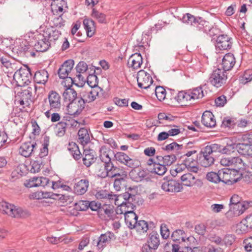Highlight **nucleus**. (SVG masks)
<instances>
[{
    "instance_id": "774afa93",
    "label": "nucleus",
    "mask_w": 252,
    "mask_h": 252,
    "mask_svg": "<svg viewBox=\"0 0 252 252\" xmlns=\"http://www.w3.org/2000/svg\"><path fill=\"white\" fill-rule=\"evenodd\" d=\"M241 80L244 83L251 81L252 80V69H248L245 71Z\"/></svg>"
},
{
    "instance_id": "ea45409f",
    "label": "nucleus",
    "mask_w": 252,
    "mask_h": 252,
    "mask_svg": "<svg viewBox=\"0 0 252 252\" xmlns=\"http://www.w3.org/2000/svg\"><path fill=\"white\" fill-rule=\"evenodd\" d=\"M67 124L64 122L58 123L55 127L54 131L56 135L59 137L63 136L66 130Z\"/></svg>"
},
{
    "instance_id": "49530a36",
    "label": "nucleus",
    "mask_w": 252,
    "mask_h": 252,
    "mask_svg": "<svg viewBox=\"0 0 252 252\" xmlns=\"http://www.w3.org/2000/svg\"><path fill=\"white\" fill-rule=\"evenodd\" d=\"M119 195V200H122V199L124 200V202H126L127 203V205L130 206L131 207L132 205L130 202L131 200H133L135 198V196L134 195L130 194L128 192H125L122 194H120Z\"/></svg>"
},
{
    "instance_id": "2eb2a0df",
    "label": "nucleus",
    "mask_w": 252,
    "mask_h": 252,
    "mask_svg": "<svg viewBox=\"0 0 252 252\" xmlns=\"http://www.w3.org/2000/svg\"><path fill=\"white\" fill-rule=\"evenodd\" d=\"M204 148L201 150L198 161L202 166L208 167L214 164L215 158L212 154L208 153Z\"/></svg>"
},
{
    "instance_id": "423d86ee",
    "label": "nucleus",
    "mask_w": 252,
    "mask_h": 252,
    "mask_svg": "<svg viewBox=\"0 0 252 252\" xmlns=\"http://www.w3.org/2000/svg\"><path fill=\"white\" fill-rule=\"evenodd\" d=\"M74 61L72 60H68L65 61L58 70V74L60 78L64 79L65 80L63 82L66 85V82L71 84H74V80L70 77H68V74L73 68Z\"/></svg>"
},
{
    "instance_id": "c756f323",
    "label": "nucleus",
    "mask_w": 252,
    "mask_h": 252,
    "mask_svg": "<svg viewBox=\"0 0 252 252\" xmlns=\"http://www.w3.org/2000/svg\"><path fill=\"white\" fill-rule=\"evenodd\" d=\"M180 179L183 185L187 187H192L196 184V179L191 173H187L182 175Z\"/></svg>"
},
{
    "instance_id": "de8ad7c7",
    "label": "nucleus",
    "mask_w": 252,
    "mask_h": 252,
    "mask_svg": "<svg viewBox=\"0 0 252 252\" xmlns=\"http://www.w3.org/2000/svg\"><path fill=\"white\" fill-rule=\"evenodd\" d=\"M175 99L179 103L189 101V92H185L184 91H181L179 92L177 95L175 96Z\"/></svg>"
},
{
    "instance_id": "a19ab883",
    "label": "nucleus",
    "mask_w": 252,
    "mask_h": 252,
    "mask_svg": "<svg viewBox=\"0 0 252 252\" xmlns=\"http://www.w3.org/2000/svg\"><path fill=\"white\" fill-rule=\"evenodd\" d=\"M220 174H221V170H219L218 173L210 172L207 174L206 179L210 182L218 183L221 182Z\"/></svg>"
},
{
    "instance_id": "09e8293b",
    "label": "nucleus",
    "mask_w": 252,
    "mask_h": 252,
    "mask_svg": "<svg viewBox=\"0 0 252 252\" xmlns=\"http://www.w3.org/2000/svg\"><path fill=\"white\" fill-rule=\"evenodd\" d=\"M236 146L237 144L235 143L227 144L225 146H221L220 153L222 154L230 155L234 152V150L236 148Z\"/></svg>"
},
{
    "instance_id": "a211bd4d",
    "label": "nucleus",
    "mask_w": 252,
    "mask_h": 252,
    "mask_svg": "<svg viewBox=\"0 0 252 252\" xmlns=\"http://www.w3.org/2000/svg\"><path fill=\"white\" fill-rule=\"evenodd\" d=\"M231 38L227 35L219 36L216 40V47L220 50H227L231 48L232 42Z\"/></svg>"
},
{
    "instance_id": "603ef678",
    "label": "nucleus",
    "mask_w": 252,
    "mask_h": 252,
    "mask_svg": "<svg viewBox=\"0 0 252 252\" xmlns=\"http://www.w3.org/2000/svg\"><path fill=\"white\" fill-rule=\"evenodd\" d=\"M251 228L243 220L240 223L237 224L236 231L238 233H245L247 232Z\"/></svg>"
},
{
    "instance_id": "69168bd1",
    "label": "nucleus",
    "mask_w": 252,
    "mask_h": 252,
    "mask_svg": "<svg viewBox=\"0 0 252 252\" xmlns=\"http://www.w3.org/2000/svg\"><path fill=\"white\" fill-rule=\"evenodd\" d=\"M125 178L126 177H121L120 178H117L115 180L114 182V188L117 191L121 190L122 187L124 185V183L125 182Z\"/></svg>"
},
{
    "instance_id": "393cba45",
    "label": "nucleus",
    "mask_w": 252,
    "mask_h": 252,
    "mask_svg": "<svg viewBox=\"0 0 252 252\" xmlns=\"http://www.w3.org/2000/svg\"><path fill=\"white\" fill-rule=\"evenodd\" d=\"M133 207L129 212H127L125 217L126 225L131 229L134 228V225L137 222L138 217L133 211Z\"/></svg>"
},
{
    "instance_id": "c9c22d12",
    "label": "nucleus",
    "mask_w": 252,
    "mask_h": 252,
    "mask_svg": "<svg viewBox=\"0 0 252 252\" xmlns=\"http://www.w3.org/2000/svg\"><path fill=\"white\" fill-rule=\"evenodd\" d=\"M118 207L116 209H115L116 216L118 217V220L120 218H121V215L122 214H124V216H126V214H127V212H129L130 210H129V206L127 205V203L126 202H124V201H122V202H119V205H118Z\"/></svg>"
},
{
    "instance_id": "6e6d98bb",
    "label": "nucleus",
    "mask_w": 252,
    "mask_h": 252,
    "mask_svg": "<svg viewBox=\"0 0 252 252\" xmlns=\"http://www.w3.org/2000/svg\"><path fill=\"white\" fill-rule=\"evenodd\" d=\"M87 83L91 89L98 88L97 87V77L95 75L92 74L89 75L87 78Z\"/></svg>"
},
{
    "instance_id": "680f3d73",
    "label": "nucleus",
    "mask_w": 252,
    "mask_h": 252,
    "mask_svg": "<svg viewBox=\"0 0 252 252\" xmlns=\"http://www.w3.org/2000/svg\"><path fill=\"white\" fill-rule=\"evenodd\" d=\"M49 146V139L46 138L44 139V143L42 144V148L40 149V152L39 156L40 158H42L46 156L48 154V147Z\"/></svg>"
},
{
    "instance_id": "5fc2aeb1",
    "label": "nucleus",
    "mask_w": 252,
    "mask_h": 252,
    "mask_svg": "<svg viewBox=\"0 0 252 252\" xmlns=\"http://www.w3.org/2000/svg\"><path fill=\"white\" fill-rule=\"evenodd\" d=\"M92 16L93 18L97 20L99 23H105L106 21L105 15L96 10L94 9L92 11Z\"/></svg>"
},
{
    "instance_id": "473e14b6",
    "label": "nucleus",
    "mask_w": 252,
    "mask_h": 252,
    "mask_svg": "<svg viewBox=\"0 0 252 252\" xmlns=\"http://www.w3.org/2000/svg\"><path fill=\"white\" fill-rule=\"evenodd\" d=\"M78 135L79 142L82 145L85 146L90 141V136L86 128H80L78 132Z\"/></svg>"
},
{
    "instance_id": "7c9ffc66",
    "label": "nucleus",
    "mask_w": 252,
    "mask_h": 252,
    "mask_svg": "<svg viewBox=\"0 0 252 252\" xmlns=\"http://www.w3.org/2000/svg\"><path fill=\"white\" fill-rule=\"evenodd\" d=\"M93 150L85 149L83 152V163L87 167H89L95 161V158Z\"/></svg>"
},
{
    "instance_id": "37998d69",
    "label": "nucleus",
    "mask_w": 252,
    "mask_h": 252,
    "mask_svg": "<svg viewBox=\"0 0 252 252\" xmlns=\"http://www.w3.org/2000/svg\"><path fill=\"white\" fill-rule=\"evenodd\" d=\"M249 207V203L245 201L239 203L233 206H231V207L234 208L233 211L234 212H237L239 214V216L243 214Z\"/></svg>"
},
{
    "instance_id": "dca6fc26",
    "label": "nucleus",
    "mask_w": 252,
    "mask_h": 252,
    "mask_svg": "<svg viewBox=\"0 0 252 252\" xmlns=\"http://www.w3.org/2000/svg\"><path fill=\"white\" fill-rule=\"evenodd\" d=\"M36 143L26 142L21 144L19 148V154L25 157L28 158L32 156L34 151L36 150Z\"/></svg>"
},
{
    "instance_id": "4d7b16f0",
    "label": "nucleus",
    "mask_w": 252,
    "mask_h": 252,
    "mask_svg": "<svg viewBox=\"0 0 252 252\" xmlns=\"http://www.w3.org/2000/svg\"><path fill=\"white\" fill-rule=\"evenodd\" d=\"M183 145L179 144L175 142H173L165 146V150L168 151H173L174 152H177L179 150L182 149Z\"/></svg>"
},
{
    "instance_id": "338daca9",
    "label": "nucleus",
    "mask_w": 252,
    "mask_h": 252,
    "mask_svg": "<svg viewBox=\"0 0 252 252\" xmlns=\"http://www.w3.org/2000/svg\"><path fill=\"white\" fill-rule=\"evenodd\" d=\"M172 252H192L194 248L185 246L182 251H179L180 247L177 244L172 245Z\"/></svg>"
},
{
    "instance_id": "e2e57ef3",
    "label": "nucleus",
    "mask_w": 252,
    "mask_h": 252,
    "mask_svg": "<svg viewBox=\"0 0 252 252\" xmlns=\"http://www.w3.org/2000/svg\"><path fill=\"white\" fill-rule=\"evenodd\" d=\"M75 208L79 211L86 210L90 205V202L86 200H80L74 204Z\"/></svg>"
},
{
    "instance_id": "0e129e2a",
    "label": "nucleus",
    "mask_w": 252,
    "mask_h": 252,
    "mask_svg": "<svg viewBox=\"0 0 252 252\" xmlns=\"http://www.w3.org/2000/svg\"><path fill=\"white\" fill-rule=\"evenodd\" d=\"M221 146L218 144H213L211 145H208L204 147L208 153L213 154V153L219 152L220 153Z\"/></svg>"
},
{
    "instance_id": "4468645a",
    "label": "nucleus",
    "mask_w": 252,
    "mask_h": 252,
    "mask_svg": "<svg viewBox=\"0 0 252 252\" xmlns=\"http://www.w3.org/2000/svg\"><path fill=\"white\" fill-rule=\"evenodd\" d=\"M48 102L50 110L57 111L61 107V98L59 94L52 91L49 92L48 96Z\"/></svg>"
},
{
    "instance_id": "9d476101",
    "label": "nucleus",
    "mask_w": 252,
    "mask_h": 252,
    "mask_svg": "<svg viewBox=\"0 0 252 252\" xmlns=\"http://www.w3.org/2000/svg\"><path fill=\"white\" fill-rule=\"evenodd\" d=\"M161 188L166 192H178L182 189L183 187L176 180L163 179L161 182Z\"/></svg>"
},
{
    "instance_id": "13d9d810",
    "label": "nucleus",
    "mask_w": 252,
    "mask_h": 252,
    "mask_svg": "<svg viewBox=\"0 0 252 252\" xmlns=\"http://www.w3.org/2000/svg\"><path fill=\"white\" fill-rule=\"evenodd\" d=\"M182 242L186 244V246L190 247L193 248H195V246L197 243L196 239L192 236H190L188 237H186L185 236V237L182 238Z\"/></svg>"
},
{
    "instance_id": "412c9836",
    "label": "nucleus",
    "mask_w": 252,
    "mask_h": 252,
    "mask_svg": "<svg viewBox=\"0 0 252 252\" xmlns=\"http://www.w3.org/2000/svg\"><path fill=\"white\" fill-rule=\"evenodd\" d=\"M113 155L112 151L105 146H102L99 149V157L105 165L111 162V156Z\"/></svg>"
},
{
    "instance_id": "052dcab7",
    "label": "nucleus",
    "mask_w": 252,
    "mask_h": 252,
    "mask_svg": "<svg viewBox=\"0 0 252 252\" xmlns=\"http://www.w3.org/2000/svg\"><path fill=\"white\" fill-rule=\"evenodd\" d=\"M185 232L181 229H177L175 230L172 234L171 237L174 241L182 240V238L185 237Z\"/></svg>"
},
{
    "instance_id": "a18cd8bd",
    "label": "nucleus",
    "mask_w": 252,
    "mask_h": 252,
    "mask_svg": "<svg viewBox=\"0 0 252 252\" xmlns=\"http://www.w3.org/2000/svg\"><path fill=\"white\" fill-rule=\"evenodd\" d=\"M182 20L183 23L193 25L195 27L198 21V17L196 18L189 13H187L186 15L183 16Z\"/></svg>"
},
{
    "instance_id": "f704fd0d",
    "label": "nucleus",
    "mask_w": 252,
    "mask_h": 252,
    "mask_svg": "<svg viewBox=\"0 0 252 252\" xmlns=\"http://www.w3.org/2000/svg\"><path fill=\"white\" fill-rule=\"evenodd\" d=\"M148 243V245L150 246L153 250L157 249L160 244L159 235L156 232H153L150 235V238Z\"/></svg>"
},
{
    "instance_id": "bb28decb",
    "label": "nucleus",
    "mask_w": 252,
    "mask_h": 252,
    "mask_svg": "<svg viewBox=\"0 0 252 252\" xmlns=\"http://www.w3.org/2000/svg\"><path fill=\"white\" fill-rule=\"evenodd\" d=\"M183 163L188 171L195 173L198 172L199 167L197 165V161L192 157L184 158Z\"/></svg>"
},
{
    "instance_id": "4c0bfd02",
    "label": "nucleus",
    "mask_w": 252,
    "mask_h": 252,
    "mask_svg": "<svg viewBox=\"0 0 252 252\" xmlns=\"http://www.w3.org/2000/svg\"><path fill=\"white\" fill-rule=\"evenodd\" d=\"M68 150L70 154L75 159H79L81 158V154L77 145L74 142L69 143Z\"/></svg>"
},
{
    "instance_id": "9b49d317",
    "label": "nucleus",
    "mask_w": 252,
    "mask_h": 252,
    "mask_svg": "<svg viewBox=\"0 0 252 252\" xmlns=\"http://www.w3.org/2000/svg\"><path fill=\"white\" fill-rule=\"evenodd\" d=\"M195 27L200 31L204 32L210 37L216 34L217 30L209 23V22L198 17V21Z\"/></svg>"
},
{
    "instance_id": "864d4df0",
    "label": "nucleus",
    "mask_w": 252,
    "mask_h": 252,
    "mask_svg": "<svg viewBox=\"0 0 252 252\" xmlns=\"http://www.w3.org/2000/svg\"><path fill=\"white\" fill-rule=\"evenodd\" d=\"M42 166V161L40 160H33L31 162L30 171L32 173L38 172Z\"/></svg>"
},
{
    "instance_id": "20e7f679",
    "label": "nucleus",
    "mask_w": 252,
    "mask_h": 252,
    "mask_svg": "<svg viewBox=\"0 0 252 252\" xmlns=\"http://www.w3.org/2000/svg\"><path fill=\"white\" fill-rule=\"evenodd\" d=\"M32 74L30 69L24 66L18 69L13 75V84L18 87H24L31 83Z\"/></svg>"
},
{
    "instance_id": "ddd939ff",
    "label": "nucleus",
    "mask_w": 252,
    "mask_h": 252,
    "mask_svg": "<svg viewBox=\"0 0 252 252\" xmlns=\"http://www.w3.org/2000/svg\"><path fill=\"white\" fill-rule=\"evenodd\" d=\"M220 164L223 166H231L240 169L244 163L241 158L239 157H223L220 161Z\"/></svg>"
},
{
    "instance_id": "6ab92c4d",
    "label": "nucleus",
    "mask_w": 252,
    "mask_h": 252,
    "mask_svg": "<svg viewBox=\"0 0 252 252\" xmlns=\"http://www.w3.org/2000/svg\"><path fill=\"white\" fill-rule=\"evenodd\" d=\"M143 63V59L140 53H136L132 54L128 59V66L133 69L139 68Z\"/></svg>"
},
{
    "instance_id": "e433bc0d",
    "label": "nucleus",
    "mask_w": 252,
    "mask_h": 252,
    "mask_svg": "<svg viewBox=\"0 0 252 252\" xmlns=\"http://www.w3.org/2000/svg\"><path fill=\"white\" fill-rule=\"evenodd\" d=\"M62 16L63 14L57 15L53 14L50 18V24H52V26L59 28L63 27L65 25V20L63 19Z\"/></svg>"
},
{
    "instance_id": "79ce46f5",
    "label": "nucleus",
    "mask_w": 252,
    "mask_h": 252,
    "mask_svg": "<svg viewBox=\"0 0 252 252\" xmlns=\"http://www.w3.org/2000/svg\"><path fill=\"white\" fill-rule=\"evenodd\" d=\"M150 170L151 172L162 175L166 172L167 169L163 164L157 163L154 164V167L150 168Z\"/></svg>"
},
{
    "instance_id": "8fccbe9b",
    "label": "nucleus",
    "mask_w": 252,
    "mask_h": 252,
    "mask_svg": "<svg viewBox=\"0 0 252 252\" xmlns=\"http://www.w3.org/2000/svg\"><path fill=\"white\" fill-rule=\"evenodd\" d=\"M51 3L52 11H55L57 12L62 13L63 11V6L61 3H64L63 0H52Z\"/></svg>"
},
{
    "instance_id": "3c124183",
    "label": "nucleus",
    "mask_w": 252,
    "mask_h": 252,
    "mask_svg": "<svg viewBox=\"0 0 252 252\" xmlns=\"http://www.w3.org/2000/svg\"><path fill=\"white\" fill-rule=\"evenodd\" d=\"M155 94L159 101L163 100L166 96V91L161 86H157L155 89Z\"/></svg>"
},
{
    "instance_id": "6e6552de",
    "label": "nucleus",
    "mask_w": 252,
    "mask_h": 252,
    "mask_svg": "<svg viewBox=\"0 0 252 252\" xmlns=\"http://www.w3.org/2000/svg\"><path fill=\"white\" fill-rule=\"evenodd\" d=\"M226 79V71L220 68H217L214 70L209 78L210 83L217 88L220 87L225 84Z\"/></svg>"
},
{
    "instance_id": "2f4dec72",
    "label": "nucleus",
    "mask_w": 252,
    "mask_h": 252,
    "mask_svg": "<svg viewBox=\"0 0 252 252\" xmlns=\"http://www.w3.org/2000/svg\"><path fill=\"white\" fill-rule=\"evenodd\" d=\"M83 25L87 36L90 37L93 36L95 31L94 21L91 19H85L83 21Z\"/></svg>"
},
{
    "instance_id": "c85d7f7f",
    "label": "nucleus",
    "mask_w": 252,
    "mask_h": 252,
    "mask_svg": "<svg viewBox=\"0 0 252 252\" xmlns=\"http://www.w3.org/2000/svg\"><path fill=\"white\" fill-rule=\"evenodd\" d=\"M48 77L49 74L48 72L45 69H42L35 72L34 80L38 84L44 85L47 82Z\"/></svg>"
},
{
    "instance_id": "b1692460",
    "label": "nucleus",
    "mask_w": 252,
    "mask_h": 252,
    "mask_svg": "<svg viewBox=\"0 0 252 252\" xmlns=\"http://www.w3.org/2000/svg\"><path fill=\"white\" fill-rule=\"evenodd\" d=\"M235 63V59L234 55L231 53L225 54L222 60L221 65L222 70L226 71L230 70Z\"/></svg>"
},
{
    "instance_id": "0eeeda50",
    "label": "nucleus",
    "mask_w": 252,
    "mask_h": 252,
    "mask_svg": "<svg viewBox=\"0 0 252 252\" xmlns=\"http://www.w3.org/2000/svg\"><path fill=\"white\" fill-rule=\"evenodd\" d=\"M72 84H68V87L65 89L63 93V96L65 101L69 102L68 107L73 108L72 111H70V115L75 109L78 108V99L77 98V93L76 91L70 88Z\"/></svg>"
},
{
    "instance_id": "72a5a7b5",
    "label": "nucleus",
    "mask_w": 252,
    "mask_h": 252,
    "mask_svg": "<svg viewBox=\"0 0 252 252\" xmlns=\"http://www.w3.org/2000/svg\"><path fill=\"white\" fill-rule=\"evenodd\" d=\"M105 215L107 217L112 220H118V217L116 216L115 209L114 207L111 205H103L101 208Z\"/></svg>"
},
{
    "instance_id": "f257e3e1",
    "label": "nucleus",
    "mask_w": 252,
    "mask_h": 252,
    "mask_svg": "<svg viewBox=\"0 0 252 252\" xmlns=\"http://www.w3.org/2000/svg\"><path fill=\"white\" fill-rule=\"evenodd\" d=\"M38 41L35 44V47L39 52L47 51L52 43L57 40L61 35L60 31L47 24L41 25L38 29Z\"/></svg>"
},
{
    "instance_id": "aec40b11",
    "label": "nucleus",
    "mask_w": 252,
    "mask_h": 252,
    "mask_svg": "<svg viewBox=\"0 0 252 252\" xmlns=\"http://www.w3.org/2000/svg\"><path fill=\"white\" fill-rule=\"evenodd\" d=\"M117 160L125 164L130 168H134L136 165L135 164V160L130 158L126 154L123 152H118L115 156Z\"/></svg>"
},
{
    "instance_id": "f3484780",
    "label": "nucleus",
    "mask_w": 252,
    "mask_h": 252,
    "mask_svg": "<svg viewBox=\"0 0 252 252\" xmlns=\"http://www.w3.org/2000/svg\"><path fill=\"white\" fill-rule=\"evenodd\" d=\"M115 239L114 234L110 231H108L104 234H102L99 237L97 242L96 247L98 249H103L111 241Z\"/></svg>"
},
{
    "instance_id": "a878e982",
    "label": "nucleus",
    "mask_w": 252,
    "mask_h": 252,
    "mask_svg": "<svg viewBox=\"0 0 252 252\" xmlns=\"http://www.w3.org/2000/svg\"><path fill=\"white\" fill-rule=\"evenodd\" d=\"M89 187V181L86 179H82L76 183L74 187V191L77 195L84 194Z\"/></svg>"
},
{
    "instance_id": "bf43d9fd",
    "label": "nucleus",
    "mask_w": 252,
    "mask_h": 252,
    "mask_svg": "<svg viewBox=\"0 0 252 252\" xmlns=\"http://www.w3.org/2000/svg\"><path fill=\"white\" fill-rule=\"evenodd\" d=\"M162 159L163 164L165 166H169L173 164L176 160V158L174 155H166L163 157H160Z\"/></svg>"
},
{
    "instance_id": "4be33fe9",
    "label": "nucleus",
    "mask_w": 252,
    "mask_h": 252,
    "mask_svg": "<svg viewBox=\"0 0 252 252\" xmlns=\"http://www.w3.org/2000/svg\"><path fill=\"white\" fill-rule=\"evenodd\" d=\"M236 148L240 154L252 158V144L249 143L248 141L237 144Z\"/></svg>"
},
{
    "instance_id": "58836bf2",
    "label": "nucleus",
    "mask_w": 252,
    "mask_h": 252,
    "mask_svg": "<svg viewBox=\"0 0 252 252\" xmlns=\"http://www.w3.org/2000/svg\"><path fill=\"white\" fill-rule=\"evenodd\" d=\"M188 92L189 94V100L201 98L204 95L201 87H197Z\"/></svg>"
},
{
    "instance_id": "5701e85b",
    "label": "nucleus",
    "mask_w": 252,
    "mask_h": 252,
    "mask_svg": "<svg viewBox=\"0 0 252 252\" xmlns=\"http://www.w3.org/2000/svg\"><path fill=\"white\" fill-rule=\"evenodd\" d=\"M201 122L207 127H213L216 124L214 115L209 111H206L203 113Z\"/></svg>"
},
{
    "instance_id": "f03ea898",
    "label": "nucleus",
    "mask_w": 252,
    "mask_h": 252,
    "mask_svg": "<svg viewBox=\"0 0 252 252\" xmlns=\"http://www.w3.org/2000/svg\"><path fill=\"white\" fill-rule=\"evenodd\" d=\"M0 212L14 218H24L30 215L27 210L5 201L0 202Z\"/></svg>"
},
{
    "instance_id": "1a4fd4ad",
    "label": "nucleus",
    "mask_w": 252,
    "mask_h": 252,
    "mask_svg": "<svg viewBox=\"0 0 252 252\" xmlns=\"http://www.w3.org/2000/svg\"><path fill=\"white\" fill-rule=\"evenodd\" d=\"M105 169L106 170V172H102L101 175V178H105L106 177L113 178L117 176H126V173L125 171L115 166L112 162L108 163L107 165H105Z\"/></svg>"
},
{
    "instance_id": "39448f33",
    "label": "nucleus",
    "mask_w": 252,
    "mask_h": 252,
    "mask_svg": "<svg viewBox=\"0 0 252 252\" xmlns=\"http://www.w3.org/2000/svg\"><path fill=\"white\" fill-rule=\"evenodd\" d=\"M221 182L228 184L232 185L239 182L242 178H247V175L243 176L239 171L235 169H224L221 170Z\"/></svg>"
},
{
    "instance_id": "f8f14e48",
    "label": "nucleus",
    "mask_w": 252,
    "mask_h": 252,
    "mask_svg": "<svg viewBox=\"0 0 252 252\" xmlns=\"http://www.w3.org/2000/svg\"><path fill=\"white\" fill-rule=\"evenodd\" d=\"M138 86L141 89H147L153 83V80L150 74L143 70L138 71L137 75Z\"/></svg>"
},
{
    "instance_id": "c03bdc74",
    "label": "nucleus",
    "mask_w": 252,
    "mask_h": 252,
    "mask_svg": "<svg viewBox=\"0 0 252 252\" xmlns=\"http://www.w3.org/2000/svg\"><path fill=\"white\" fill-rule=\"evenodd\" d=\"M140 233L146 232L148 229V225L147 222L144 220L137 221L135 224L134 228Z\"/></svg>"
},
{
    "instance_id": "cd10ccee",
    "label": "nucleus",
    "mask_w": 252,
    "mask_h": 252,
    "mask_svg": "<svg viewBox=\"0 0 252 252\" xmlns=\"http://www.w3.org/2000/svg\"><path fill=\"white\" fill-rule=\"evenodd\" d=\"M59 194L53 193L50 192L37 191L33 192L30 195V198L35 199H41L43 198L56 199Z\"/></svg>"
},
{
    "instance_id": "7ed1b4c3",
    "label": "nucleus",
    "mask_w": 252,
    "mask_h": 252,
    "mask_svg": "<svg viewBox=\"0 0 252 252\" xmlns=\"http://www.w3.org/2000/svg\"><path fill=\"white\" fill-rule=\"evenodd\" d=\"M99 88H94L82 92L81 97L78 98V108L73 111L71 114H79L84 109L85 103L91 102L96 99L99 94Z\"/></svg>"
}]
</instances>
